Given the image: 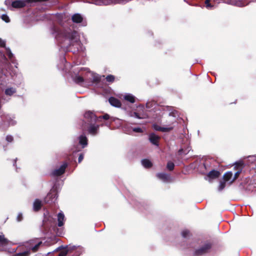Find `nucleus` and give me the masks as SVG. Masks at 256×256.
<instances>
[{
	"mask_svg": "<svg viewBox=\"0 0 256 256\" xmlns=\"http://www.w3.org/2000/svg\"><path fill=\"white\" fill-rule=\"evenodd\" d=\"M36 240H30L26 246L28 248L29 250L25 252H20L18 254V256H28L30 254V250H32L33 252H36L39 246L42 244V242H36Z\"/></svg>",
	"mask_w": 256,
	"mask_h": 256,
	"instance_id": "obj_1",
	"label": "nucleus"
},
{
	"mask_svg": "<svg viewBox=\"0 0 256 256\" xmlns=\"http://www.w3.org/2000/svg\"><path fill=\"white\" fill-rule=\"evenodd\" d=\"M173 120H169L168 124L164 125L162 126H159L158 124H153L154 128L156 130H159L163 132H168L172 130L174 128V119L172 118Z\"/></svg>",
	"mask_w": 256,
	"mask_h": 256,
	"instance_id": "obj_2",
	"label": "nucleus"
},
{
	"mask_svg": "<svg viewBox=\"0 0 256 256\" xmlns=\"http://www.w3.org/2000/svg\"><path fill=\"white\" fill-rule=\"evenodd\" d=\"M64 36L69 40L70 44L74 45L75 44H79L77 32L74 31L66 32L64 34Z\"/></svg>",
	"mask_w": 256,
	"mask_h": 256,
	"instance_id": "obj_3",
	"label": "nucleus"
},
{
	"mask_svg": "<svg viewBox=\"0 0 256 256\" xmlns=\"http://www.w3.org/2000/svg\"><path fill=\"white\" fill-rule=\"evenodd\" d=\"M57 197V194L55 192V191L53 190H51L45 198L44 202L46 203L54 202V200H56Z\"/></svg>",
	"mask_w": 256,
	"mask_h": 256,
	"instance_id": "obj_4",
	"label": "nucleus"
},
{
	"mask_svg": "<svg viewBox=\"0 0 256 256\" xmlns=\"http://www.w3.org/2000/svg\"><path fill=\"white\" fill-rule=\"evenodd\" d=\"M67 166V164H63L60 167L56 170H55L52 172V174L54 176H60L64 172L66 167Z\"/></svg>",
	"mask_w": 256,
	"mask_h": 256,
	"instance_id": "obj_5",
	"label": "nucleus"
},
{
	"mask_svg": "<svg viewBox=\"0 0 256 256\" xmlns=\"http://www.w3.org/2000/svg\"><path fill=\"white\" fill-rule=\"evenodd\" d=\"M99 126L98 124H90L88 128V132L92 135H96L98 134Z\"/></svg>",
	"mask_w": 256,
	"mask_h": 256,
	"instance_id": "obj_6",
	"label": "nucleus"
},
{
	"mask_svg": "<svg viewBox=\"0 0 256 256\" xmlns=\"http://www.w3.org/2000/svg\"><path fill=\"white\" fill-rule=\"evenodd\" d=\"M84 116L85 118L90 120V122H96L97 118L96 115L92 112L88 111L84 114Z\"/></svg>",
	"mask_w": 256,
	"mask_h": 256,
	"instance_id": "obj_7",
	"label": "nucleus"
},
{
	"mask_svg": "<svg viewBox=\"0 0 256 256\" xmlns=\"http://www.w3.org/2000/svg\"><path fill=\"white\" fill-rule=\"evenodd\" d=\"M242 164H243L242 162H238L235 164H236L235 168L238 167L240 169L237 172H236L235 173L234 176H233L234 178H232V182H234L239 176L240 173L241 172L242 170Z\"/></svg>",
	"mask_w": 256,
	"mask_h": 256,
	"instance_id": "obj_8",
	"label": "nucleus"
},
{
	"mask_svg": "<svg viewBox=\"0 0 256 256\" xmlns=\"http://www.w3.org/2000/svg\"><path fill=\"white\" fill-rule=\"evenodd\" d=\"M220 175V173L219 172L215 170H212L210 171L208 174V178H209L208 180L210 181V180L216 178H218Z\"/></svg>",
	"mask_w": 256,
	"mask_h": 256,
	"instance_id": "obj_9",
	"label": "nucleus"
},
{
	"mask_svg": "<svg viewBox=\"0 0 256 256\" xmlns=\"http://www.w3.org/2000/svg\"><path fill=\"white\" fill-rule=\"evenodd\" d=\"M232 173L231 172H226L223 176L225 182H228L230 184H232L234 182L232 181V179L234 178Z\"/></svg>",
	"mask_w": 256,
	"mask_h": 256,
	"instance_id": "obj_10",
	"label": "nucleus"
},
{
	"mask_svg": "<svg viewBox=\"0 0 256 256\" xmlns=\"http://www.w3.org/2000/svg\"><path fill=\"white\" fill-rule=\"evenodd\" d=\"M109 102L110 104L112 106L119 108L121 106V102H120L113 97H111L109 98Z\"/></svg>",
	"mask_w": 256,
	"mask_h": 256,
	"instance_id": "obj_11",
	"label": "nucleus"
},
{
	"mask_svg": "<svg viewBox=\"0 0 256 256\" xmlns=\"http://www.w3.org/2000/svg\"><path fill=\"white\" fill-rule=\"evenodd\" d=\"M156 176L158 178L164 182H169L170 180V176L165 173H159Z\"/></svg>",
	"mask_w": 256,
	"mask_h": 256,
	"instance_id": "obj_12",
	"label": "nucleus"
},
{
	"mask_svg": "<svg viewBox=\"0 0 256 256\" xmlns=\"http://www.w3.org/2000/svg\"><path fill=\"white\" fill-rule=\"evenodd\" d=\"M72 19L74 22L80 23L82 22L83 18L80 14H76L72 16Z\"/></svg>",
	"mask_w": 256,
	"mask_h": 256,
	"instance_id": "obj_13",
	"label": "nucleus"
},
{
	"mask_svg": "<svg viewBox=\"0 0 256 256\" xmlns=\"http://www.w3.org/2000/svg\"><path fill=\"white\" fill-rule=\"evenodd\" d=\"M159 138H160L158 136L154 134H152L150 136L149 139L152 144L158 146Z\"/></svg>",
	"mask_w": 256,
	"mask_h": 256,
	"instance_id": "obj_14",
	"label": "nucleus"
},
{
	"mask_svg": "<svg viewBox=\"0 0 256 256\" xmlns=\"http://www.w3.org/2000/svg\"><path fill=\"white\" fill-rule=\"evenodd\" d=\"M58 226H62L64 225V216L62 212H60L58 214Z\"/></svg>",
	"mask_w": 256,
	"mask_h": 256,
	"instance_id": "obj_15",
	"label": "nucleus"
},
{
	"mask_svg": "<svg viewBox=\"0 0 256 256\" xmlns=\"http://www.w3.org/2000/svg\"><path fill=\"white\" fill-rule=\"evenodd\" d=\"M210 248V246L209 244H207L204 246L202 247L200 249L196 250V252L198 254H201L205 253L207 250Z\"/></svg>",
	"mask_w": 256,
	"mask_h": 256,
	"instance_id": "obj_16",
	"label": "nucleus"
},
{
	"mask_svg": "<svg viewBox=\"0 0 256 256\" xmlns=\"http://www.w3.org/2000/svg\"><path fill=\"white\" fill-rule=\"evenodd\" d=\"M42 206V202L38 200H36L33 204V208L34 211L39 210Z\"/></svg>",
	"mask_w": 256,
	"mask_h": 256,
	"instance_id": "obj_17",
	"label": "nucleus"
},
{
	"mask_svg": "<svg viewBox=\"0 0 256 256\" xmlns=\"http://www.w3.org/2000/svg\"><path fill=\"white\" fill-rule=\"evenodd\" d=\"M79 143L82 146V148L87 145V138L84 135H82L79 137Z\"/></svg>",
	"mask_w": 256,
	"mask_h": 256,
	"instance_id": "obj_18",
	"label": "nucleus"
},
{
	"mask_svg": "<svg viewBox=\"0 0 256 256\" xmlns=\"http://www.w3.org/2000/svg\"><path fill=\"white\" fill-rule=\"evenodd\" d=\"M124 98L126 100L134 103L135 102V98L131 94H127L124 96Z\"/></svg>",
	"mask_w": 256,
	"mask_h": 256,
	"instance_id": "obj_19",
	"label": "nucleus"
},
{
	"mask_svg": "<svg viewBox=\"0 0 256 256\" xmlns=\"http://www.w3.org/2000/svg\"><path fill=\"white\" fill-rule=\"evenodd\" d=\"M142 166L146 168H149L152 166V163L151 162L147 159L142 160Z\"/></svg>",
	"mask_w": 256,
	"mask_h": 256,
	"instance_id": "obj_20",
	"label": "nucleus"
},
{
	"mask_svg": "<svg viewBox=\"0 0 256 256\" xmlns=\"http://www.w3.org/2000/svg\"><path fill=\"white\" fill-rule=\"evenodd\" d=\"M8 240L6 238L4 235H0V246H5L8 243Z\"/></svg>",
	"mask_w": 256,
	"mask_h": 256,
	"instance_id": "obj_21",
	"label": "nucleus"
},
{
	"mask_svg": "<svg viewBox=\"0 0 256 256\" xmlns=\"http://www.w3.org/2000/svg\"><path fill=\"white\" fill-rule=\"evenodd\" d=\"M16 92V89L13 88H8L5 90V94L7 96H12Z\"/></svg>",
	"mask_w": 256,
	"mask_h": 256,
	"instance_id": "obj_22",
	"label": "nucleus"
},
{
	"mask_svg": "<svg viewBox=\"0 0 256 256\" xmlns=\"http://www.w3.org/2000/svg\"><path fill=\"white\" fill-rule=\"evenodd\" d=\"M68 252V248H64L60 252L58 256H66Z\"/></svg>",
	"mask_w": 256,
	"mask_h": 256,
	"instance_id": "obj_23",
	"label": "nucleus"
},
{
	"mask_svg": "<svg viewBox=\"0 0 256 256\" xmlns=\"http://www.w3.org/2000/svg\"><path fill=\"white\" fill-rule=\"evenodd\" d=\"M174 164L173 162H168L166 167H167V168L168 170H172L174 169Z\"/></svg>",
	"mask_w": 256,
	"mask_h": 256,
	"instance_id": "obj_24",
	"label": "nucleus"
},
{
	"mask_svg": "<svg viewBox=\"0 0 256 256\" xmlns=\"http://www.w3.org/2000/svg\"><path fill=\"white\" fill-rule=\"evenodd\" d=\"M226 182H221L220 184V185L218 186V190L219 191H221L224 188H225V186H226Z\"/></svg>",
	"mask_w": 256,
	"mask_h": 256,
	"instance_id": "obj_25",
	"label": "nucleus"
},
{
	"mask_svg": "<svg viewBox=\"0 0 256 256\" xmlns=\"http://www.w3.org/2000/svg\"><path fill=\"white\" fill-rule=\"evenodd\" d=\"M132 116H134V117H136L138 118H140V119H141V118H145L147 117V116L146 115H144V116H140L138 113L136 112H134L133 115Z\"/></svg>",
	"mask_w": 256,
	"mask_h": 256,
	"instance_id": "obj_26",
	"label": "nucleus"
},
{
	"mask_svg": "<svg viewBox=\"0 0 256 256\" xmlns=\"http://www.w3.org/2000/svg\"><path fill=\"white\" fill-rule=\"evenodd\" d=\"M106 80L108 82H113L114 80V77L112 75H108L106 77Z\"/></svg>",
	"mask_w": 256,
	"mask_h": 256,
	"instance_id": "obj_27",
	"label": "nucleus"
},
{
	"mask_svg": "<svg viewBox=\"0 0 256 256\" xmlns=\"http://www.w3.org/2000/svg\"><path fill=\"white\" fill-rule=\"evenodd\" d=\"M6 54L8 56L10 60H12L13 58V54L12 53L10 50L9 48H6Z\"/></svg>",
	"mask_w": 256,
	"mask_h": 256,
	"instance_id": "obj_28",
	"label": "nucleus"
},
{
	"mask_svg": "<svg viewBox=\"0 0 256 256\" xmlns=\"http://www.w3.org/2000/svg\"><path fill=\"white\" fill-rule=\"evenodd\" d=\"M74 80L77 83H80L83 82V78L82 77L80 76H76Z\"/></svg>",
	"mask_w": 256,
	"mask_h": 256,
	"instance_id": "obj_29",
	"label": "nucleus"
},
{
	"mask_svg": "<svg viewBox=\"0 0 256 256\" xmlns=\"http://www.w3.org/2000/svg\"><path fill=\"white\" fill-rule=\"evenodd\" d=\"M2 18L6 22H10L9 18L6 14H2Z\"/></svg>",
	"mask_w": 256,
	"mask_h": 256,
	"instance_id": "obj_30",
	"label": "nucleus"
},
{
	"mask_svg": "<svg viewBox=\"0 0 256 256\" xmlns=\"http://www.w3.org/2000/svg\"><path fill=\"white\" fill-rule=\"evenodd\" d=\"M206 6L208 9H212L213 6L210 4L209 0H206L205 2Z\"/></svg>",
	"mask_w": 256,
	"mask_h": 256,
	"instance_id": "obj_31",
	"label": "nucleus"
},
{
	"mask_svg": "<svg viewBox=\"0 0 256 256\" xmlns=\"http://www.w3.org/2000/svg\"><path fill=\"white\" fill-rule=\"evenodd\" d=\"M93 80L95 82H98L100 80V77L98 75H94L93 78Z\"/></svg>",
	"mask_w": 256,
	"mask_h": 256,
	"instance_id": "obj_32",
	"label": "nucleus"
},
{
	"mask_svg": "<svg viewBox=\"0 0 256 256\" xmlns=\"http://www.w3.org/2000/svg\"><path fill=\"white\" fill-rule=\"evenodd\" d=\"M132 130H133V132H142V129L140 128H134L132 129Z\"/></svg>",
	"mask_w": 256,
	"mask_h": 256,
	"instance_id": "obj_33",
	"label": "nucleus"
},
{
	"mask_svg": "<svg viewBox=\"0 0 256 256\" xmlns=\"http://www.w3.org/2000/svg\"><path fill=\"white\" fill-rule=\"evenodd\" d=\"M189 234V232L188 230H184L182 232V236L183 237H186Z\"/></svg>",
	"mask_w": 256,
	"mask_h": 256,
	"instance_id": "obj_34",
	"label": "nucleus"
},
{
	"mask_svg": "<svg viewBox=\"0 0 256 256\" xmlns=\"http://www.w3.org/2000/svg\"><path fill=\"white\" fill-rule=\"evenodd\" d=\"M99 118H102L104 120H108L110 118V116L108 114H105L102 116H100Z\"/></svg>",
	"mask_w": 256,
	"mask_h": 256,
	"instance_id": "obj_35",
	"label": "nucleus"
},
{
	"mask_svg": "<svg viewBox=\"0 0 256 256\" xmlns=\"http://www.w3.org/2000/svg\"><path fill=\"white\" fill-rule=\"evenodd\" d=\"M6 140L8 142H11L13 140V138L11 136H8L6 138Z\"/></svg>",
	"mask_w": 256,
	"mask_h": 256,
	"instance_id": "obj_36",
	"label": "nucleus"
},
{
	"mask_svg": "<svg viewBox=\"0 0 256 256\" xmlns=\"http://www.w3.org/2000/svg\"><path fill=\"white\" fill-rule=\"evenodd\" d=\"M84 158V156L82 154H80L78 157V162L79 163H80Z\"/></svg>",
	"mask_w": 256,
	"mask_h": 256,
	"instance_id": "obj_37",
	"label": "nucleus"
},
{
	"mask_svg": "<svg viewBox=\"0 0 256 256\" xmlns=\"http://www.w3.org/2000/svg\"><path fill=\"white\" fill-rule=\"evenodd\" d=\"M0 46H5V42L0 38Z\"/></svg>",
	"mask_w": 256,
	"mask_h": 256,
	"instance_id": "obj_38",
	"label": "nucleus"
},
{
	"mask_svg": "<svg viewBox=\"0 0 256 256\" xmlns=\"http://www.w3.org/2000/svg\"><path fill=\"white\" fill-rule=\"evenodd\" d=\"M21 216V215H20V214H19V215L18 216V221H20V216Z\"/></svg>",
	"mask_w": 256,
	"mask_h": 256,
	"instance_id": "obj_39",
	"label": "nucleus"
}]
</instances>
